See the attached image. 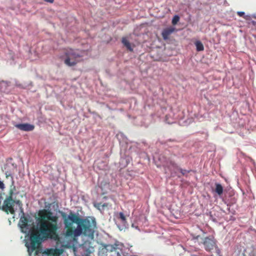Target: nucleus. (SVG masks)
Listing matches in <instances>:
<instances>
[{
	"instance_id": "f257e3e1",
	"label": "nucleus",
	"mask_w": 256,
	"mask_h": 256,
	"mask_svg": "<svg viewBox=\"0 0 256 256\" xmlns=\"http://www.w3.org/2000/svg\"><path fill=\"white\" fill-rule=\"evenodd\" d=\"M38 215L40 218L37 226L33 228L30 233V243L26 244L30 254L34 251L36 252V254L40 252L41 244L43 242L48 240L56 241L60 240L57 232L58 229V216L46 210L40 211Z\"/></svg>"
},
{
	"instance_id": "f03ea898",
	"label": "nucleus",
	"mask_w": 256,
	"mask_h": 256,
	"mask_svg": "<svg viewBox=\"0 0 256 256\" xmlns=\"http://www.w3.org/2000/svg\"><path fill=\"white\" fill-rule=\"evenodd\" d=\"M64 224L66 228V235L74 240L81 234L93 238L96 224L94 218H81L74 214L70 212L68 218L62 212Z\"/></svg>"
},
{
	"instance_id": "7ed1b4c3",
	"label": "nucleus",
	"mask_w": 256,
	"mask_h": 256,
	"mask_svg": "<svg viewBox=\"0 0 256 256\" xmlns=\"http://www.w3.org/2000/svg\"><path fill=\"white\" fill-rule=\"evenodd\" d=\"M16 190V186H14V181L12 180L10 190L8 192V196H7L4 202L3 205L2 206V210L8 214H14L15 210H14V205L15 204L20 206L22 205V202L19 200H16L14 196L16 193L14 192Z\"/></svg>"
},
{
	"instance_id": "20e7f679",
	"label": "nucleus",
	"mask_w": 256,
	"mask_h": 256,
	"mask_svg": "<svg viewBox=\"0 0 256 256\" xmlns=\"http://www.w3.org/2000/svg\"><path fill=\"white\" fill-rule=\"evenodd\" d=\"M64 54L66 56L64 61V64L68 66H72L81 61L83 52L78 50L70 48L66 50Z\"/></svg>"
},
{
	"instance_id": "39448f33",
	"label": "nucleus",
	"mask_w": 256,
	"mask_h": 256,
	"mask_svg": "<svg viewBox=\"0 0 256 256\" xmlns=\"http://www.w3.org/2000/svg\"><path fill=\"white\" fill-rule=\"evenodd\" d=\"M118 246V244H114L108 246L107 247L108 250H109L110 252L115 251L116 252L117 256H129L128 253L124 252V250L119 248Z\"/></svg>"
},
{
	"instance_id": "423d86ee",
	"label": "nucleus",
	"mask_w": 256,
	"mask_h": 256,
	"mask_svg": "<svg viewBox=\"0 0 256 256\" xmlns=\"http://www.w3.org/2000/svg\"><path fill=\"white\" fill-rule=\"evenodd\" d=\"M164 166L165 168L166 173L167 172L166 170V168L169 170L171 176H172L173 174H176L179 168V166L172 160L168 162Z\"/></svg>"
},
{
	"instance_id": "0eeeda50",
	"label": "nucleus",
	"mask_w": 256,
	"mask_h": 256,
	"mask_svg": "<svg viewBox=\"0 0 256 256\" xmlns=\"http://www.w3.org/2000/svg\"><path fill=\"white\" fill-rule=\"evenodd\" d=\"M204 245L206 250L210 252L216 248L215 240L212 238H206L204 241Z\"/></svg>"
},
{
	"instance_id": "6e6552de",
	"label": "nucleus",
	"mask_w": 256,
	"mask_h": 256,
	"mask_svg": "<svg viewBox=\"0 0 256 256\" xmlns=\"http://www.w3.org/2000/svg\"><path fill=\"white\" fill-rule=\"evenodd\" d=\"M22 232L26 233L28 230V219L26 217L23 216L20 218L18 224Z\"/></svg>"
},
{
	"instance_id": "1a4fd4ad",
	"label": "nucleus",
	"mask_w": 256,
	"mask_h": 256,
	"mask_svg": "<svg viewBox=\"0 0 256 256\" xmlns=\"http://www.w3.org/2000/svg\"><path fill=\"white\" fill-rule=\"evenodd\" d=\"M16 126L18 128L24 131H31L34 128V125L29 124H18Z\"/></svg>"
},
{
	"instance_id": "9d476101",
	"label": "nucleus",
	"mask_w": 256,
	"mask_h": 256,
	"mask_svg": "<svg viewBox=\"0 0 256 256\" xmlns=\"http://www.w3.org/2000/svg\"><path fill=\"white\" fill-rule=\"evenodd\" d=\"M173 28H168L164 29L162 33V36L164 40H168L169 38L170 34L174 32Z\"/></svg>"
},
{
	"instance_id": "9b49d317",
	"label": "nucleus",
	"mask_w": 256,
	"mask_h": 256,
	"mask_svg": "<svg viewBox=\"0 0 256 256\" xmlns=\"http://www.w3.org/2000/svg\"><path fill=\"white\" fill-rule=\"evenodd\" d=\"M122 44L130 52L133 51V48L131 46V44L128 39L126 38H122Z\"/></svg>"
},
{
	"instance_id": "f8f14e48",
	"label": "nucleus",
	"mask_w": 256,
	"mask_h": 256,
	"mask_svg": "<svg viewBox=\"0 0 256 256\" xmlns=\"http://www.w3.org/2000/svg\"><path fill=\"white\" fill-rule=\"evenodd\" d=\"M248 26L252 31L256 30V21L251 20L250 18V20H248Z\"/></svg>"
},
{
	"instance_id": "ddd939ff",
	"label": "nucleus",
	"mask_w": 256,
	"mask_h": 256,
	"mask_svg": "<svg viewBox=\"0 0 256 256\" xmlns=\"http://www.w3.org/2000/svg\"><path fill=\"white\" fill-rule=\"evenodd\" d=\"M216 185V188H215V192L216 193L218 194V195L220 196L223 193V187L220 184L216 183L215 184Z\"/></svg>"
},
{
	"instance_id": "4468645a",
	"label": "nucleus",
	"mask_w": 256,
	"mask_h": 256,
	"mask_svg": "<svg viewBox=\"0 0 256 256\" xmlns=\"http://www.w3.org/2000/svg\"><path fill=\"white\" fill-rule=\"evenodd\" d=\"M196 46V50L198 52L202 51L204 50V46L200 40H196L194 42Z\"/></svg>"
},
{
	"instance_id": "2eb2a0df",
	"label": "nucleus",
	"mask_w": 256,
	"mask_h": 256,
	"mask_svg": "<svg viewBox=\"0 0 256 256\" xmlns=\"http://www.w3.org/2000/svg\"><path fill=\"white\" fill-rule=\"evenodd\" d=\"M54 256H59L64 252L62 249L61 248H54Z\"/></svg>"
},
{
	"instance_id": "dca6fc26",
	"label": "nucleus",
	"mask_w": 256,
	"mask_h": 256,
	"mask_svg": "<svg viewBox=\"0 0 256 256\" xmlns=\"http://www.w3.org/2000/svg\"><path fill=\"white\" fill-rule=\"evenodd\" d=\"M237 14L240 17H244V19L247 20H250V16H245V14L243 12H238Z\"/></svg>"
},
{
	"instance_id": "f3484780",
	"label": "nucleus",
	"mask_w": 256,
	"mask_h": 256,
	"mask_svg": "<svg viewBox=\"0 0 256 256\" xmlns=\"http://www.w3.org/2000/svg\"><path fill=\"white\" fill-rule=\"evenodd\" d=\"M54 248L46 249L44 250V252L46 254L50 256H54Z\"/></svg>"
},
{
	"instance_id": "a211bd4d",
	"label": "nucleus",
	"mask_w": 256,
	"mask_h": 256,
	"mask_svg": "<svg viewBox=\"0 0 256 256\" xmlns=\"http://www.w3.org/2000/svg\"><path fill=\"white\" fill-rule=\"evenodd\" d=\"M118 218L120 219L123 222H126V218L124 213L122 212H120L118 213Z\"/></svg>"
},
{
	"instance_id": "6ab92c4d",
	"label": "nucleus",
	"mask_w": 256,
	"mask_h": 256,
	"mask_svg": "<svg viewBox=\"0 0 256 256\" xmlns=\"http://www.w3.org/2000/svg\"><path fill=\"white\" fill-rule=\"evenodd\" d=\"M180 20V18L178 16H175L172 18V24H177V22H178Z\"/></svg>"
},
{
	"instance_id": "aec40b11",
	"label": "nucleus",
	"mask_w": 256,
	"mask_h": 256,
	"mask_svg": "<svg viewBox=\"0 0 256 256\" xmlns=\"http://www.w3.org/2000/svg\"><path fill=\"white\" fill-rule=\"evenodd\" d=\"M178 171H180V173L183 175L185 176L186 174L190 172L189 170H183L179 167V168L178 169Z\"/></svg>"
},
{
	"instance_id": "412c9836",
	"label": "nucleus",
	"mask_w": 256,
	"mask_h": 256,
	"mask_svg": "<svg viewBox=\"0 0 256 256\" xmlns=\"http://www.w3.org/2000/svg\"><path fill=\"white\" fill-rule=\"evenodd\" d=\"M0 188L4 190V184L0 180Z\"/></svg>"
},
{
	"instance_id": "4be33fe9",
	"label": "nucleus",
	"mask_w": 256,
	"mask_h": 256,
	"mask_svg": "<svg viewBox=\"0 0 256 256\" xmlns=\"http://www.w3.org/2000/svg\"><path fill=\"white\" fill-rule=\"evenodd\" d=\"M6 178H8V176H10L12 178V181L14 180H13V178H12V175L10 174H8V172H6Z\"/></svg>"
},
{
	"instance_id": "5701e85b",
	"label": "nucleus",
	"mask_w": 256,
	"mask_h": 256,
	"mask_svg": "<svg viewBox=\"0 0 256 256\" xmlns=\"http://www.w3.org/2000/svg\"><path fill=\"white\" fill-rule=\"evenodd\" d=\"M44 1L50 3H52L54 2V0H44Z\"/></svg>"
},
{
	"instance_id": "b1692460",
	"label": "nucleus",
	"mask_w": 256,
	"mask_h": 256,
	"mask_svg": "<svg viewBox=\"0 0 256 256\" xmlns=\"http://www.w3.org/2000/svg\"><path fill=\"white\" fill-rule=\"evenodd\" d=\"M252 18H253L256 20V15H255V14L252 15Z\"/></svg>"
}]
</instances>
